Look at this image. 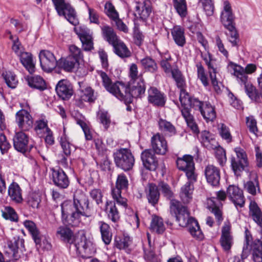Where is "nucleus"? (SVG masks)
Masks as SVG:
<instances>
[{
    "label": "nucleus",
    "mask_w": 262,
    "mask_h": 262,
    "mask_svg": "<svg viewBox=\"0 0 262 262\" xmlns=\"http://www.w3.org/2000/svg\"><path fill=\"white\" fill-rule=\"evenodd\" d=\"M234 15L231 7L228 1L224 3V9L221 14V21L225 28H233L234 26Z\"/></svg>",
    "instance_id": "24"
},
{
    "label": "nucleus",
    "mask_w": 262,
    "mask_h": 262,
    "mask_svg": "<svg viewBox=\"0 0 262 262\" xmlns=\"http://www.w3.org/2000/svg\"><path fill=\"white\" fill-rule=\"evenodd\" d=\"M23 224L31 235L36 246H38L40 247L41 245L42 235L36 227V224L33 221L30 220L25 221Z\"/></svg>",
    "instance_id": "28"
},
{
    "label": "nucleus",
    "mask_w": 262,
    "mask_h": 262,
    "mask_svg": "<svg viewBox=\"0 0 262 262\" xmlns=\"http://www.w3.org/2000/svg\"><path fill=\"white\" fill-rule=\"evenodd\" d=\"M2 76L7 85L11 89H15L18 83L16 75L11 71H6L2 74Z\"/></svg>",
    "instance_id": "49"
},
{
    "label": "nucleus",
    "mask_w": 262,
    "mask_h": 262,
    "mask_svg": "<svg viewBox=\"0 0 262 262\" xmlns=\"http://www.w3.org/2000/svg\"><path fill=\"white\" fill-rule=\"evenodd\" d=\"M208 208L215 217L218 225H220L223 220L222 202L217 199H210L208 200Z\"/></svg>",
    "instance_id": "27"
},
{
    "label": "nucleus",
    "mask_w": 262,
    "mask_h": 262,
    "mask_svg": "<svg viewBox=\"0 0 262 262\" xmlns=\"http://www.w3.org/2000/svg\"><path fill=\"white\" fill-rule=\"evenodd\" d=\"M229 66L233 70V74L236 77L238 82L245 85V92L250 99L256 103H262V91L257 90L248 82V76L244 73L243 68L231 62Z\"/></svg>",
    "instance_id": "5"
},
{
    "label": "nucleus",
    "mask_w": 262,
    "mask_h": 262,
    "mask_svg": "<svg viewBox=\"0 0 262 262\" xmlns=\"http://www.w3.org/2000/svg\"><path fill=\"white\" fill-rule=\"evenodd\" d=\"M170 211L173 215L179 225L181 227H187L191 236L195 239L202 241L204 234L196 220L190 216L187 208L176 200H171L170 203Z\"/></svg>",
    "instance_id": "2"
},
{
    "label": "nucleus",
    "mask_w": 262,
    "mask_h": 262,
    "mask_svg": "<svg viewBox=\"0 0 262 262\" xmlns=\"http://www.w3.org/2000/svg\"><path fill=\"white\" fill-rule=\"evenodd\" d=\"M140 63L143 68L147 72L154 73L157 71V64L152 58L146 57L141 60Z\"/></svg>",
    "instance_id": "50"
},
{
    "label": "nucleus",
    "mask_w": 262,
    "mask_h": 262,
    "mask_svg": "<svg viewBox=\"0 0 262 262\" xmlns=\"http://www.w3.org/2000/svg\"><path fill=\"white\" fill-rule=\"evenodd\" d=\"M181 114L185 119L187 126L194 133L198 134L199 133V127L195 121L193 116L191 114V111H188L187 108L183 109L181 111Z\"/></svg>",
    "instance_id": "45"
},
{
    "label": "nucleus",
    "mask_w": 262,
    "mask_h": 262,
    "mask_svg": "<svg viewBox=\"0 0 262 262\" xmlns=\"http://www.w3.org/2000/svg\"><path fill=\"white\" fill-rule=\"evenodd\" d=\"M148 101L155 106H163L166 102V97L164 93L155 87H150L148 90Z\"/></svg>",
    "instance_id": "25"
},
{
    "label": "nucleus",
    "mask_w": 262,
    "mask_h": 262,
    "mask_svg": "<svg viewBox=\"0 0 262 262\" xmlns=\"http://www.w3.org/2000/svg\"><path fill=\"white\" fill-rule=\"evenodd\" d=\"M172 77L174 79L177 87L180 90L185 89L186 88L185 79L179 70L173 69L172 71Z\"/></svg>",
    "instance_id": "53"
},
{
    "label": "nucleus",
    "mask_w": 262,
    "mask_h": 262,
    "mask_svg": "<svg viewBox=\"0 0 262 262\" xmlns=\"http://www.w3.org/2000/svg\"><path fill=\"white\" fill-rule=\"evenodd\" d=\"M28 83L31 88L40 91L44 90L46 88L45 80L42 77L39 76H32L28 78Z\"/></svg>",
    "instance_id": "48"
},
{
    "label": "nucleus",
    "mask_w": 262,
    "mask_h": 262,
    "mask_svg": "<svg viewBox=\"0 0 262 262\" xmlns=\"http://www.w3.org/2000/svg\"><path fill=\"white\" fill-rule=\"evenodd\" d=\"M215 157L219 165L223 167L227 161V157L225 150L221 146L218 147L215 150Z\"/></svg>",
    "instance_id": "61"
},
{
    "label": "nucleus",
    "mask_w": 262,
    "mask_h": 262,
    "mask_svg": "<svg viewBox=\"0 0 262 262\" xmlns=\"http://www.w3.org/2000/svg\"><path fill=\"white\" fill-rule=\"evenodd\" d=\"M229 31V33L227 34L228 40L232 44V47L238 46L239 42V35L235 29V26H233V28H226Z\"/></svg>",
    "instance_id": "62"
},
{
    "label": "nucleus",
    "mask_w": 262,
    "mask_h": 262,
    "mask_svg": "<svg viewBox=\"0 0 262 262\" xmlns=\"http://www.w3.org/2000/svg\"><path fill=\"white\" fill-rule=\"evenodd\" d=\"M2 216L6 220H8L11 222H17L18 220V217L15 210L10 206L5 207L4 210L2 211Z\"/></svg>",
    "instance_id": "58"
},
{
    "label": "nucleus",
    "mask_w": 262,
    "mask_h": 262,
    "mask_svg": "<svg viewBox=\"0 0 262 262\" xmlns=\"http://www.w3.org/2000/svg\"><path fill=\"white\" fill-rule=\"evenodd\" d=\"M227 195L236 208H242L245 203V199L243 190L238 187L231 185L227 189Z\"/></svg>",
    "instance_id": "14"
},
{
    "label": "nucleus",
    "mask_w": 262,
    "mask_h": 262,
    "mask_svg": "<svg viewBox=\"0 0 262 262\" xmlns=\"http://www.w3.org/2000/svg\"><path fill=\"white\" fill-rule=\"evenodd\" d=\"M101 31L104 39L112 45L119 39L114 29L108 26L102 27Z\"/></svg>",
    "instance_id": "46"
},
{
    "label": "nucleus",
    "mask_w": 262,
    "mask_h": 262,
    "mask_svg": "<svg viewBox=\"0 0 262 262\" xmlns=\"http://www.w3.org/2000/svg\"><path fill=\"white\" fill-rule=\"evenodd\" d=\"M219 132L220 135L223 139L225 140L227 143L231 142L232 137L228 126L224 124H222L219 128Z\"/></svg>",
    "instance_id": "64"
},
{
    "label": "nucleus",
    "mask_w": 262,
    "mask_h": 262,
    "mask_svg": "<svg viewBox=\"0 0 262 262\" xmlns=\"http://www.w3.org/2000/svg\"><path fill=\"white\" fill-rule=\"evenodd\" d=\"M128 186V181L124 173H121L118 175L116 187L113 189H118L121 191L122 190L127 189Z\"/></svg>",
    "instance_id": "60"
},
{
    "label": "nucleus",
    "mask_w": 262,
    "mask_h": 262,
    "mask_svg": "<svg viewBox=\"0 0 262 262\" xmlns=\"http://www.w3.org/2000/svg\"><path fill=\"white\" fill-rule=\"evenodd\" d=\"M8 252L12 254L14 260H18L23 255V250L24 248V241L19 237H14L8 242Z\"/></svg>",
    "instance_id": "17"
},
{
    "label": "nucleus",
    "mask_w": 262,
    "mask_h": 262,
    "mask_svg": "<svg viewBox=\"0 0 262 262\" xmlns=\"http://www.w3.org/2000/svg\"><path fill=\"white\" fill-rule=\"evenodd\" d=\"M104 12L112 20L117 19L119 16V13L116 10L114 6L110 1L105 3Z\"/></svg>",
    "instance_id": "57"
},
{
    "label": "nucleus",
    "mask_w": 262,
    "mask_h": 262,
    "mask_svg": "<svg viewBox=\"0 0 262 262\" xmlns=\"http://www.w3.org/2000/svg\"><path fill=\"white\" fill-rule=\"evenodd\" d=\"M201 57L204 60L208 67L212 84L214 86L215 90H216L217 88H219V86L217 85L218 82L216 78V69L215 64L216 59L213 58L212 55L209 52L206 54L202 53Z\"/></svg>",
    "instance_id": "23"
},
{
    "label": "nucleus",
    "mask_w": 262,
    "mask_h": 262,
    "mask_svg": "<svg viewBox=\"0 0 262 262\" xmlns=\"http://www.w3.org/2000/svg\"><path fill=\"white\" fill-rule=\"evenodd\" d=\"M99 75L101 78L102 85L105 89L117 99L118 95H119L120 92L125 91L126 90L123 82L116 81L113 83L105 72L101 71Z\"/></svg>",
    "instance_id": "10"
},
{
    "label": "nucleus",
    "mask_w": 262,
    "mask_h": 262,
    "mask_svg": "<svg viewBox=\"0 0 262 262\" xmlns=\"http://www.w3.org/2000/svg\"><path fill=\"white\" fill-rule=\"evenodd\" d=\"M115 246L119 249H126L131 244L132 241L128 236L124 235L122 237L115 238Z\"/></svg>",
    "instance_id": "59"
},
{
    "label": "nucleus",
    "mask_w": 262,
    "mask_h": 262,
    "mask_svg": "<svg viewBox=\"0 0 262 262\" xmlns=\"http://www.w3.org/2000/svg\"><path fill=\"white\" fill-rule=\"evenodd\" d=\"M200 113L207 122L213 121L216 118L215 108L208 101H205Z\"/></svg>",
    "instance_id": "41"
},
{
    "label": "nucleus",
    "mask_w": 262,
    "mask_h": 262,
    "mask_svg": "<svg viewBox=\"0 0 262 262\" xmlns=\"http://www.w3.org/2000/svg\"><path fill=\"white\" fill-rule=\"evenodd\" d=\"M220 243L223 250L229 253L234 244V238L231 232V225L228 221L224 222L221 230Z\"/></svg>",
    "instance_id": "11"
},
{
    "label": "nucleus",
    "mask_w": 262,
    "mask_h": 262,
    "mask_svg": "<svg viewBox=\"0 0 262 262\" xmlns=\"http://www.w3.org/2000/svg\"><path fill=\"white\" fill-rule=\"evenodd\" d=\"M34 129L39 138L44 137L46 133L51 130L48 126V121L45 119H39L35 121Z\"/></svg>",
    "instance_id": "40"
},
{
    "label": "nucleus",
    "mask_w": 262,
    "mask_h": 262,
    "mask_svg": "<svg viewBox=\"0 0 262 262\" xmlns=\"http://www.w3.org/2000/svg\"><path fill=\"white\" fill-rule=\"evenodd\" d=\"M249 215L262 230V211L257 203L251 200L249 204Z\"/></svg>",
    "instance_id": "33"
},
{
    "label": "nucleus",
    "mask_w": 262,
    "mask_h": 262,
    "mask_svg": "<svg viewBox=\"0 0 262 262\" xmlns=\"http://www.w3.org/2000/svg\"><path fill=\"white\" fill-rule=\"evenodd\" d=\"M61 210L62 222L71 226H78L82 216H90L94 212L88 196L80 191L74 193L73 204L69 201L63 202Z\"/></svg>",
    "instance_id": "1"
},
{
    "label": "nucleus",
    "mask_w": 262,
    "mask_h": 262,
    "mask_svg": "<svg viewBox=\"0 0 262 262\" xmlns=\"http://www.w3.org/2000/svg\"><path fill=\"white\" fill-rule=\"evenodd\" d=\"M105 212L109 220L114 223H117L120 218V213L115 202L107 201L105 205Z\"/></svg>",
    "instance_id": "32"
},
{
    "label": "nucleus",
    "mask_w": 262,
    "mask_h": 262,
    "mask_svg": "<svg viewBox=\"0 0 262 262\" xmlns=\"http://www.w3.org/2000/svg\"><path fill=\"white\" fill-rule=\"evenodd\" d=\"M188 181L183 185L180 190V196L182 201L184 204L190 203L192 200V194L194 190L193 184L197 180V178H195L194 180L187 179Z\"/></svg>",
    "instance_id": "26"
},
{
    "label": "nucleus",
    "mask_w": 262,
    "mask_h": 262,
    "mask_svg": "<svg viewBox=\"0 0 262 262\" xmlns=\"http://www.w3.org/2000/svg\"><path fill=\"white\" fill-rule=\"evenodd\" d=\"M58 139L64 155L67 157L70 156L72 152L75 151L76 148L75 145L70 142V139L66 133L65 128L63 129V132Z\"/></svg>",
    "instance_id": "30"
},
{
    "label": "nucleus",
    "mask_w": 262,
    "mask_h": 262,
    "mask_svg": "<svg viewBox=\"0 0 262 262\" xmlns=\"http://www.w3.org/2000/svg\"><path fill=\"white\" fill-rule=\"evenodd\" d=\"M173 6L177 12L181 17L187 14V7L185 0H173Z\"/></svg>",
    "instance_id": "55"
},
{
    "label": "nucleus",
    "mask_w": 262,
    "mask_h": 262,
    "mask_svg": "<svg viewBox=\"0 0 262 262\" xmlns=\"http://www.w3.org/2000/svg\"><path fill=\"white\" fill-rule=\"evenodd\" d=\"M196 67L197 68V75L198 78L200 79L202 84L205 86H208L209 84L208 79L205 74V69L201 62H197L196 64Z\"/></svg>",
    "instance_id": "63"
},
{
    "label": "nucleus",
    "mask_w": 262,
    "mask_h": 262,
    "mask_svg": "<svg viewBox=\"0 0 262 262\" xmlns=\"http://www.w3.org/2000/svg\"><path fill=\"white\" fill-rule=\"evenodd\" d=\"M52 2L58 15L64 16L74 26L78 24L75 11L69 3L65 0H52Z\"/></svg>",
    "instance_id": "7"
},
{
    "label": "nucleus",
    "mask_w": 262,
    "mask_h": 262,
    "mask_svg": "<svg viewBox=\"0 0 262 262\" xmlns=\"http://www.w3.org/2000/svg\"><path fill=\"white\" fill-rule=\"evenodd\" d=\"M126 90L120 92L118 99L127 105L132 103L133 98H142L144 96L146 85L143 78H139L129 82V85L124 83Z\"/></svg>",
    "instance_id": "4"
},
{
    "label": "nucleus",
    "mask_w": 262,
    "mask_h": 262,
    "mask_svg": "<svg viewBox=\"0 0 262 262\" xmlns=\"http://www.w3.org/2000/svg\"><path fill=\"white\" fill-rule=\"evenodd\" d=\"M150 144L152 151L157 155H164L168 150L167 141L160 133L152 136Z\"/></svg>",
    "instance_id": "15"
},
{
    "label": "nucleus",
    "mask_w": 262,
    "mask_h": 262,
    "mask_svg": "<svg viewBox=\"0 0 262 262\" xmlns=\"http://www.w3.org/2000/svg\"><path fill=\"white\" fill-rule=\"evenodd\" d=\"M111 195L115 203H117L124 208H126L127 207V200L126 198L121 195V191L118 189H112L111 191Z\"/></svg>",
    "instance_id": "51"
},
{
    "label": "nucleus",
    "mask_w": 262,
    "mask_h": 262,
    "mask_svg": "<svg viewBox=\"0 0 262 262\" xmlns=\"http://www.w3.org/2000/svg\"><path fill=\"white\" fill-rule=\"evenodd\" d=\"M21 189L19 185L13 182L8 187V194L12 201L20 203L23 201Z\"/></svg>",
    "instance_id": "34"
},
{
    "label": "nucleus",
    "mask_w": 262,
    "mask_h": 262,
    "mask_svg": "<svg viewBox=\"0 0 262 262\" xmlns=\"http://www.w3.org/2000/svg\"><path fill=\"white\" fill-rule=\"evenodd\" d=\"M158 189L163 195L167 199L170 200L173 196V193L170 186L164 181H160L157 185Z\"/></svg>",
    "instance_id": "54"
},
{
    "label": "nucleus",
    "mask_w": 262,
    "mask_h": 262,
    "mask_svg": "<svg viewBox=\"0 0 262 262\" xmlns=\"http://www.w3.org/2000/svg\"><path fill=\"white\" fill-rule=\"evenodd\" d=\"M79 64V62L74 58L68 56L66 58H61L58 60V68L68 72H74Z\"/></svg>",
    "instance_id": "29"
},
{
    "label": "nucleus",
    "mask_w": 262,
    "mask_h": 262,
    "mask_svg": "<svg viewBox=\"0 0 262 262\" xmlns=\"http://www.w3.org/2000/svg\"><path fill=\"white\" fill-rule=\"evenodd\" d=\"M57 235L59 236L64 242L74 244L77 251L83 257H90L95 252L93 243L86 238L83 230L79 231L75 235L69 228L60 226L57 230Z\"/></svg>",
    "instance_id": "3"
},
{
    "label": "nucleus",
    "mask_w": 262,
    "mask_h": 262,
    "mask_svg": "<svg viewBox=\"0 0 262 262\" xmlns=\"http://www.w3.org/2000/svg\"><path fill=\"white\" fill-rule=\"evenodd\" d=\"M252 179L248 181L244 184L245 190L252 195L256 194L257 190L260 192L258 178L256 174H251Z\"/></svg>",
    "instance_id": "42"
},
{
    "label": "nucleus",
    "mask_w": 262,
    "mask_h": 262,
    "mask_svg": "<svg viewBox=\"0 0 262 262\" xmlns=\"http://www.w3.org/2000/svg\"><path fill=\"white\" fill-rule=\"evenodd\" d=\"M113 156L116 166L124 171L130 170L134 165V157L130 149L128 148L116 149Z\"/></svg>",
    "instance_id": "6"
},
{
    "label": "nucleus",
    "mask_w": 262,
    "mask_h": 262,
    "mask_svg": "<svg viewBox=\"0 0 262 262\" xmlns=\"http://www.w3.org/2000/svg\"><path fill=\"white\" fill-rule=\"evenodd\" d=\"M155 152L150 149H145L141 155V158L144 167L151 171H155L158 166V160Z\"/></svg>",
    "instance_id": "19"
},
{
    "label": "nucleus",
    "mask_w": 262,
    "mask_h": 262,
    "mask_svg": "<svg viewBox=\"0 0 262 262\" xmlns=\"http://www.w3.org/2000/svg\"><path fill=\"white\" fill-rule=\"evenodd\" d=\"M252 259L254 262H262V242L255 240L251 245Z\"/></svg>",
    "instance_id": "47"
},
{
    "label": "nucleus",
    "mask_w": 262,
    "mask_h": 262,
    "mask_svg": "<svg viewBox=\"0 0 262 262\" xmlns=\"http://www.w3.org/2000/svg\"><path fill=\"white\" fill-rule=\"evenodd\" d=\"M98 226L101 233V238L105 245H109L112 241V234L108 224L103 221H99Z\"/></svg>",
    "instance_id": "38"
},
{
    "label": "nucleus",
    "mask_w": 262,
    "mask_h": 262,
    "mask_svg": "<svg viewBox=\"0 0 262 262\" xmlns=\"http://www.w3.org/2000/svg\"><path fill=\"white\" fill-rule=\"evenodd\" d=\"M236 153V157H232L231 159V166L234 174L241 176L242 172L246 170L248 167L249 162L247 155L244 149L241 147H236L234 149Z\"/></svg>",
    "instance_id": "8"
},
{
    "label": "nucleus",
    "mask_w": 262,
    "mask_h": 262,
    "mask_svg": "<svg viewBox=\"0 0 262 262\" xmlns=\"http://www.w3.org/2000/svg\"><path fill=\"white\" fill-rule=\"evenodd\" d=\"M171 34L175 43L179 47H183L186 43L185 29L180 26H175L171 30Z\"/></svg>",
    "instance_id": "31"
},
{
    "label": "nucleus",
    "mask_w": 262,
    "mask_h": 262,
    "mask_svg": "<svg viewBox=\"0 0 262 262\" xmlns=\"http://www.w3.org/2000/svg\"><path fill=\"white\" fill-rule=\"evenodd\" d=\"M15 121L19 128L28 130L33 125V119L30 113L25 110L21 109L15 115Z\"/></svg>",
    "instance_id": "16"
},
{
    "label": "nucleus",
    "mask_w": 262,
    "mask_h": 262,
    "mask_svg": "<svg viewBox=\"0 0 262 262\" xmlns=\"http://www.w3.org/2000/svg\"><path fill=\"white\" fill-rule=\"evenodd\" d=\"M158 125L159 129L165 135L171 137L176 135V128L170 122L160 118L158 121Z\"/></svg>",
    "instance_id": "39"
},
{
    "label": "nucleus",
    "mask_w": 262,
    "mask_h": 262,
    "mask_svg": "<svg viewBox=\"0 0 262 262\" xmlns=\"http://www.w3.org/2000/svg\"><path fill=\"white\" fill-rule=\"evenodd\" d=\"M55 90L57 95L62 100L69 99L74 93L72 85L66 79H62L58 81Z\"/></svg>",
    "instance_id": "22"
},
{
    "label": "nucleus",
    "mask_w": 262,
    "mask_h": 262,
    "mask_svg": "<svg viewBox=\"0 0 262 262\" xmlns=\"http://www.w3.org/2000/svg\"><path fill=\"white\" fill-rule=\"evenodd\" d=\"M178 168L185 172L187 179L194 180L197 178V174L195 172L194 163L193 157L190 155H185L182 157H179L176 161Z\"/></svg>",
    "instance_id": "9"
},
{
    "label": "nucleus",
    "mask_w": 262,
    "mask_h": 262,
    "mask_svg": "<svg viewBox=\"0 0 262 262\" xmlns=\"http://www.w3.org/2000/svg\"><path fill=\"white\" fill-rule=\"evenodd\" d=\"M40 64L42 70L49 73L52 71L58 65V60L56 59L53 53L49 50H41L39 54Z\"/></svg>",
    "instance_id": "12"
},
{
    "label": "nucleus",
    "mask_w": 262,
    "mask_h": 262,
    "mask_svg": "<svg viewBox=\"0 0 262 262\" xmlns=\"http://www.w3.org/2000/svg\"><path fill=\"white\" fill-rule=\"evenodd\" d=\"M50 176L53 184L59 189L67 188L70 185V180L66 173L61 168L51 169Z\"/></svg>",
    "instance_id": "13"
},
{
    "label": "nucleus",
    "mask_w": 262,
    "mask_h": 262,
    "mask_svg": "<svg viewBox=\"0 0 262 262\" xmlns=\"http://www.w3.org/2000/svg\"><path fill=\"white\" fill-rule=\"evenodd\" d=\"M29 137L27 134L23 132L16 133L13 138V146L14 148L22 153L30 151L33 145L28 148Z\"/></svg>",
    "instance_id": "18"
},
{
    "label": "nucleus",
    "mask_w": 262,
    "mask_h": 262,
    "mask_svg": "<svg viewBox=\"0 0 262 262\" xmlns=\"http://www.w3.org/2000/svg\"><path fill=\"white\" fill-rule=\"evenodd\" d=\"M204 174L207 183L213 186H217L220 184L221 179L220 169L212 164L206 166Z\"/></svg>",
    "instance_id": "20"
},
{
    "label": "nucleus",
    "mask_w": 262,
    "mask_h": 262,
    "mask_svg": "<svg viewBox=\"0 0 262 262\" xmlns=\"http://www.w3.org/2000/svg\"><path fill=\"white\" fill-rule=\"evenodd\" d=\"M150 230L159 234L163 233L165 230V227L163 219L158 215H153L150 222Z\"/></svg>",
    "instance_id": "37"
},
{
    "label": "nucleus",
    "mask_w": 262,
    "mask_h": 262,
    "mask_svg": "<svg viewBox=\"0 0 262 262\" xmlns=\"http://www.w3.org/2000/svg\"><path fill=\"white\" fill-rule=\"evenodd\" d=\"M85 51H91L93 49V42L92 35L86 31L77 33Z\"/></svg>",
    "instance_id": "44"
},
{
    "label": "nucleus",
    "mask_w": 262,
    "mask_h": 262,
    "mask_svg": "<svg viewBox=\"0 0 262 262\" xmlns=\"http://www.w3.org/2000/svg\"><path fill=\"white\" fill-rule=\"evenodd\" d=\"M192 97H190L189 93L186 92L185 89L181 90L180 91L179 100L181 103V111L183 109H187L188 111H191V108L189 107V104Z\"/></svg>",
    "instance_id": "52"
},
{
    "label": "nucleus",
    "mask_w": 262,
    "mask_h": 262,
    "mask_svg": "<svg viewBox=\"0 0 262 262\" xmlns=\"http://www.w3.org/2000/svg\"><path fill=\"white\" fill-rule=\"evenodd\" d=\"M114 53L121 58L129 57L131 52L123 41L119 39L112 45Z\"/></svg>",
    "instance_id": "36"
},
{
    "label": "nucleus",
    "mask_w": 262,
    "mask_h": 262,
    "mask_svg": "<svg viewBox=\"0 0 262 262\" xmlns=\"http://www.w3.org/2000/svg\"><path fill=\"white\" fill-rule=\"evenodd\" d=\"M79 85H80V82H79ZM80 86V91L82 93L81 95V99L82 101L85 102H93L95 99L96 97L94 95L93 90L89 86H88L82 89Z\"/></svg>",
    "instance_id": "56"
},
{
    "label": "nucleus",
    "mask_w": 262,
    "mask_h": 262,
    "mask_svg": "<svg viewBox=\"0 0 262 262\" xmlns=\"http://www.w3.org/2000/svg\"><path fill=\"white\" fill-rule=\"evenodd\" d=\"M135 11L141 19L146 21L152 12L151 2L149 0H141L135 2Z\"/></svg>",
    "instance_id": "21"
},
{
    "label": "nucleus",
    "mask_w": 262,
    "mask_h": 262,
    "mask_svg": "<svg viewBox=\"0 0 262 262\" xmlns=\"http://www.w3.org/2000/svg\"><path fill=\"white\" fill-rule=\"evenodd\" d=\"M20 62L27 69L30 73L35 71V64L33 62L32 54L30 53L23 52L18 55Z\"/></svg>",
    "instance_id": "43"
},
{
    "label": "nucleus",
    "mask_w": 262,
    "mask_h": 262,
    "mask_svg": "<svg viewBox=\"0 0 262 262\" xmlns=\"http://www.w3.org/2000/svg\"><path fill=\"white\" fill-rule=\"evenodd\" d=\"M146 195L148 203L152 206H155L158 204L160 198V192L155 184H148Z\"/></svg>",
    "instance_id": "35"
}]
</instances>
